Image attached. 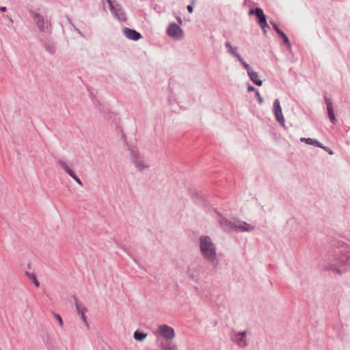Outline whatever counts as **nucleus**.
Here are the masks:
<instances>
[{
	"label": "nucleus",
	"mask_w": 350,
	"mask_h": 350,
	"mask_svg": "<svg viewBox=\"0 0 350 350\" xmlns=\"http://www.w3.org/2000/svg\"><path fill=\"white\" fill-rule=\"evenodd\" d=\"M200 252L203 258L211 263L214 267L219 264L217 258V247L210 237L202 235L199 239Z\"/></svg>",
	"instance_id": "1"
},
{
	"label": "nucleus",
	"mask_w": 350,
	"mask_h": 350,
	"mask_svg": "<svg viewBox=\"0 0 350 350\" xmlns=\"http://www.w3.org/2000/svg\"><path fill=\"white\" fill-rule=\"evenodd\" d=\"M332 245L334 250L333 260L340 265L350 266V243L336 240Z\"/></svg>",
	"instance_id": "2"
},
{
	"label": "nucleus",
	"mask_w": 350,
	"mask_h": 350,
	"mask_svg": "<svg viewBox=\"0 0 350 350\" xmlns=\"http://www.w3.org/2000/svg\"><path fill=\"white\" fill-rule=\"evenodd\" d=\"M249 14L250 15H256L258 18L259 25L262 28L264 33L267 34L266 27H268V24L267 23L266 17L263 13L262 10L258 8L256 9H251L249 12Z\"/></svg>",
	"instance_id": "3"
},
{
	"label": "nucleus",
	"mask_w": 350,
	"mask_h": 350,
	"mask_svg": "<svg viewBox=\"0 0 350 350\" xmlns=\"http://www.w3.org/2000/svg\"><path fill=\"white\" fill-rule=\"evenodd\" d=\"M246 335H247L246 331L239 332H232L230 335V338H231V340L234 342L237 343V345L239 347L243 348L247 345Z\"/></svg>",
	"instance_id": "4"
},
{
	"label": "nucleus",
	"mask_w": 350,
	"mask_h": 350,
	"mask_svg": "<svg viewBox=\"0 0 350 350\" xmlns=\"http://www.w3.org/2000/svg\"><path fill=\"white\" fill-rule=\"evenodd\" d=\"M167 35L174 40H180L184 36L183 29L175 23L170 24L167 29Z\"/></svg>",
	"instance_id": "5"
},
{
	"label": "nucleus",
	"mask_w": 350,
	"mask_h": 350,
	"mask_svg": "<svg viewBox=\"0 0 350 350\" xmlns=\"http://www.w3.org/2000/svg\"><path fill=\"white\" fill-rule=\"evenodd\" d=\"M130 153L132 161L139 171L142 172L146 168L148 167V165L144 163V157L139 152L131 150Z\"/></svg>",
	"instance_id": "6"
},
{
	"label": "nucleus",
	"mask_w": 350,
	"mask_h": 350,
	"mask_svg": "<svg viewBox=\"0 0 350 350\" xmlns=\"http://www.w3.org/2000/svg\"><path fill=\"white\" fill-rule=\"evenodd\" d=\"M106 1L109 5L111 12L119 19L120 21H125L126 17L124 12L118 5H113L111 0H102V3L105 5Z\"/></svg>",
	"instance_id": "7"
},
{
	"label": "nucleus",
	"mask_w": 350,
	"mask_h": 350,
	"mask_svg": "<svg viewBox=\"0 0 350 350\" xmlns=\"http://www.w3.org/2000/svg\"><path fill=\"white\" fill-rule=\"evenodd\" d=\"M158 333L167 340L172 339L175 336L174 329L165 324L159 326Z\"/></svg>",
	"instance_id": "8"
},
{
	"label": "nucleus",
	"mask_w": 350,
	"mask_h": 350,
	"mask_svg": "<svg viewBox=\"0 0 350 350\" xmlns=\"http://www.w3.org/2000/svg\"><path fill=\"white\" fill-rule=\"evenodd\" d=\"M217 215L219 216L218 222L224 231L230 232L234 230L235 223L228 220L218 213Z\"/></svg>",
	"instance_id": "9"
},
{
	"label": "nucleus",
	"mask_w": 350,
	"mask_h": 350,
	"mask_svg": "<svg viewBox=\"0 0 350 350\" xmlns=\"http://www.w3.org/2000/svg\"><path fill=\"white\" fill-rule=\"evenodd\" d=\"M31 16L40 31H44L48 29V23L44 21L42 16L38 13L33 12L31 14Z\"/></svg>",
	"instance_id": "10"
},
{
	"label": "nucleus",
	"mask_w": 350,
	"mask_h": 350,
	"mask_svg": "<svg viewBox=\"0 0 350 350\" xmlns=\"http://www.w3.org/2000/svg\"><path fill=\"white\" fill-rule=\"evenodd\" d=\"M255 229L254 226H252L250 224L246 223L243 221H238L237 224H235L234 230L240 232H251Z\"/></svg>",
	"instance_id": "11"
},
{
	"label": "nucleus",
	"mask_w": 350,
	"mask_h": 350,
	"mask_svg": "<svg viewBox=\"0 0 350 350\" xmlns=\"http://www.w3.org/2000/svg\"><path fill=\"white\" fill-rule=\"evenodd\" d=\"M124 33L127 38L134 41H136L141 38V35L139 33H138L135 30L127 27L124 28Z\"/></svg>",
	"instance_id": "12"
},
{
	"label": "nucleus",
	"mask_w": 350,
	"mask_h": 350,
	"mask_svg": "<svg viewBox=\"0 0 350 350\" xmlns=\"http://www.w3.org/2000/svg\"><path fill=\"white\" fill-rule=\"evenodd\" d=\"M74 299H75V306H76V309H77V312L78 314H79L81 316V319L83 321V322L87 326H88V323L87 321V319H86V317L85 315V312L86 309L84 307H81L79 305V304L76 297H74Z\"/></svg>",
	"instance_id": "13"
},
{
	"label": "nucleus",
	"mask_w": 350,
	"mask_h": 350,
	"mask_svg": "<svg viewBox=\"0 0 350 350\" xmlns=\"http://www.w3.org/2000/svg\"><path fill=\"white\" fill-rule=\"evenodd\" d=\"M275 115V118L278 122L283 127H285L284 117L282 113V111H273Z\"/></svg>",
	"instance_id": "14"
},
{
	"label": "nucleus",
	"mask_w": 350,
	"mask_h": 350,
	"mask_svg": "<svg viewBox=\"0 0 350 350\" xmlns=\"http://www.w3.org/2000/svg\"><path fill=\"white\" fill-rule=\"evenodd\" d=\"M300 141L301 142H305L306 144L308 145H312L316 147L321 146V143L319 142L318 140L312 139V138H306V137H301L300 139Z\"/></svg>",
	"instance_id": "15"
},
{
	"label": "nucleus",
	"mask_w": 350,
	"mask_h": 350,
	"mask_svg": "<svg viewBox=\"0 0 350 350\" xmlns=\"http://www.w3.org/2000/svg\"><path fill=\"white\" fill-rule=\"evenodd\" d=\"M148 334L143 331L136 330L133 334V338L135 340L142 342L146 339Z\"/></svg>",
	"instance_id": "16"
},
{
	"label": "nucleus",
	"mask_w": 350,
	"mask_h": 350,
	"mask_svg": "<svg viewBox=\"0 0 350 350\" xmlns=\"http://www.w3.org/2000/svg\"><path fill=\"white\" fill-rule=\"evenodd\" d=\"M250 79L257 85L260 86L262 84V81L259 79L258 75L256 72L252 71L248 74Z\"/></svg>",
	"instance_id": "17"
},
{
	"label": "nucleus",
	"mask_w": 350,
	"mask_h": 350,
	"mask_svg": "<svg viewBox=\"0 0 350 350\" xmlns=\"http://www.w3.org/2000/svg\"><path fill=\"white\" fill-rule=\"evenodd\" d=\"M57 163L70 176H72L74 172L71 170L66 162L59 159L57 161Z\"/></svg>",
	"instance_id": "18"
},
{
	"label": "nucleus",
	"mask_w": 350,
	"mask_h": 350,
	"mask_svg": "<svg viewBox=\"0 0 350 350\" xmlns=\"http://www.w3.org/2000/svg\"><path fill=\"white\" fill-rule=\"evenodd\" d=\"M161 347L163 350H177L176 346L171 342H162Z\"/></svg>",
	"instance_id": "19"
},
{
	"label": "nucleus",
	"mask_w": 350,
	"mask_h": 350,
	"mask_svg": "<svg viewBox=\"0 0 350 350\" xmlns=\"http://www.w3.org/2000/svg\"><path fill=\"white\" fill-rule=\"evenodd\" d=\"M25 275L27 276V278L29 280H31L32 281V282L34 284V285L36 287H39L40 286V282L37 280L36 276V275L34 273H29L28 271H25Z\"/></svg>",
	"instance_id": "20"
},
{
	"label": "nucleus",
	"mask_w": 350,
	"mask_h": 350,
	"mask_svg": "<svg viewBox=\"0 0 350 350\" xmlns=\"http://www.w3.org/2000/svg\"><path fill=\"white\" fill-rule=\"evenodd\" d=\"M327 116H328V118L330 120V122L335 124L336 123V116H335V113H334V111H327Z\"/></svg>",
	"instance_id": "21"
},
{
	"label": "nucleus",
	"mask_w": 350,
	"mask_h": 350,
	"mask_svg": "<svg viewBox=\"0 0 350 350\" xmlns=\"http://www.w3.org/2000/svg\"><path fill=\"white\" fill-rule=\"evenodd\" d=\"M237 48L232 47L231 49H228V51L233 55H234L239 62H243V59L241 57V56L236 53Z\"/></svg>",
	"instance_id": "22"
},
{
	"label": "nucleus",
	"mask_w": 350,
	"mask_h": 350,
	"mask_svg": "<svg viewBox=\"0 0 350 350\" xmlns=\"http://www.w3.org/2000/svg\"><path fill=\"white\" fill-rule=\"evenodd\" d=\"M279 35L283 39V41L286 44L290 45L288 38L283 31H279Z\"/></svg>",
	"instance_id": "23"
},
{
	"label": "nucleus",
	"mask_w": 350,
	"mask_h": 350,
	"mask_svg": "<svg viewBox=\"0 0 350 350\" xmlns=\"http://www.w3.org/2000/svg\"><path fill=\"white\" fill-rule=\"evenodd\" d=\"M325 269L327 270H333L334 271H335L336 273H338V274H340L341 273V271L340 269L337 268V267H335L334 265H329L328 266H327L325 267Z\"/></svg>",
	"instance_id": "24"
},
{
	"label": "nucleus",
	"mask_w": 350,
	"mask_h": 350,
	"mask_svg": "<svg viewBox=\"0 0 350 350\" xmlns=\"http://www.w3.org/2000/svg\"><path fill=\"white\" fill-rule=\"evenodd\" d=\"M53 314L54 317L58 321L59 325L62 327L64 325V323H63V320H62V318L61 317V316L59 314H57L55 312H53Z\"/></svg>",
	"instance_id": "25"
},
{
	"label": "nucleus",
	"mask_w": 350,
	"mask_h": 350,
	"mask_svg": "<svg viewBox=\"0 0 350 350\" xmlns=\"http://www.w3.org/2000/svg\"><path fill=\"white\" fill-rule=\"evenodd\" d=\"M70 177H72L78 185H79L80 186H83V183H82L81 180L75 173H73L72 176H70Z\"/></svg>",
	"instance_id": "26"
},
{
	"label": "nucleus",
	"mask_w": 350,
	"mask_h": 350,
	"mask_svg": "<svg viewBox=\"0 0 350 350\" xmlns=\"http://www.w3.org/2000/svg\"><path fill=\"white\" fill-rule=\"evenodd\" d=\"M241 62L243 64L245 68L247 70V74H249L250 72L252 71L251 67L250 66V65L247 63L245 62L243 60V62Z\"/></svg>",
	"instance_id": "27"
},
{
	"label": "nucleus",
	"mask_w": 350,
	"mask_h": 350,
	"mask_svg": "<svg viewBox=\"0 0 350 350\" xmlns=\"http://www.w3.org/2000/svg\"><path fill=\"white\" fill-rule=\"evenodd\" d=\"M319 148L325 150L330 155H332L334 154V152L332 150H330L328 147L324 146L322 144H321V146H319Z\"/></svg>",
	"instance_id": "28"
},
{
	"label": "nucleus",
	"mask_w": 350,
	"mask_h": 350,
	"mask_svg": "<svg viewBox=\"0 0 350 350\" xmlns=\"http://www.w3.org/2000/svg\"><path fill=\"white\" fill-rule=\"evenodd\" d=\"M113 115H116L113 112L109 111L105 116V118L110 120L112 118Z\"/></svg>",
	"instance_id": "29"
},
{
	"label": "nucleus",
	"mask_w": 350,
	"mask_h": 350,
	"mask_svg": "<svg viewBox=\"0 0 350 350\" xmlns=\"http://www.w3.org/2000/svg\"><path fill=\"white\" fill-rule=\"evenodd\" d=\"M273 109H281L280 102L278 100H275L273 103Z\"/></svg>",
	"instance_id": "30"
},
{
	"label": "nucleus",
	"mask_w": 350,
	"mask_h": 350,
	"mask_svg": "<svg viewBox=\"0 0 350 350\" xmlns=\"http://www.w3.org/2000/svg\"><path fill=\"white\" fill-rule=\"evenodd\" d=\"M273 27L274 28V29L275 30V31L279 34V31H282L280 29H278V26L273 23Z\"/></svg>",
	"instance_id": "31"
},
{
	"label": "nucleus",
	"mask_w": 350,
	"mask_h": 350,
	"mask_svg": "<svg viewBox=\"0 0 350 350\" xmlns=\"http://www.w3.org/2000/svg\"><path fill=\"white\" fill-rule=\"evenodd\" d=\"M187 10L189 11V12L191 13L193 12V6L189 5L187 6Z\"/></svg>",
	"instance_id": "32"
},
{
	"label": "nucleus",
	"mask_w": 350,
	"mask_h": 350,
	"mask_svg": "<svg viewBox=\"0 0 350 350\" xmlns=\"http://www.w3.org/2000/svg\"><path fill=\"white\" fill-rule=\"evenodd\" d=\"M196 197L197 199L198 200H203V198L201 195H200L199 193H196Z\"/></svg>",
	"instance_id": "33"
},
{
	"label": "nucleus",
	"mask_w": 350,
	"mask_h": 350,
	"mask_svg": "<svg viewBox=\"0 0 350 350\" xmlns=\"http://www.w3.org/2000/svg\"><path fill=\"white\" fill-rule=\"evenodd\" d=\"M226 47H228V49H231L232 46L229 42H226Z\"/></svg>",
	"instance_id": "34"
},
{
	"label": "nucleus",
	"mask_w": 350,
	"mask_h": 350,
	"mask_svg": "<svg viewBox=\"0 0 350 350\" xmlns=\"http://www.w3.org/2000/svg\"><path fill=\"white\" fill-rule=\"evenodd\" d=\"M0 11L1 12H5L6 11V8L5 7H1L0 8Z\"/></svg>",
	"instance_id": "35"
},
{
	"label": "nucleus",
	"mask_w": 350,
	"mask_h": 350,
	"mask_svg": "<svg viewBox=\"0 0 350 350\" xmlns=\"http://www.w3.org/2000/svg\"><path fill=\"white\" fill-rule=\"evenodd\" d=\"M254 88L252 86H249L248 87V91L249 92H252V91H254Z\"/></svg>",
	"instance_id": "36"
},
{
	"label": "nucleus",
	"mask_w": 350,
	"mask_h": 350,
	"mask_svg": "<svg viewBox=\"0 0 350 350\" xmlns=\"http://www.w3.org/2000/svg\"><path fill=\"white\" fill-rule=\"evenodd\" d=\"M327 110H329V109H332V106L330 105V104H327Z\"/></svg>",
	"instance_id": "37"
},
{
	"label": "nucleus",
	"mask_w": 350,
	"mask_h": 350,
	"mask_svg": "<svg viewBox=\"0 0 350 350\" xmlns=\"http://www.w3.org/2000/svg\"><path fill=\"white\" fill-rule=\"evenodd\" d=\"M125 137H126V136H125V135L123 133V134H122V137H123L124 139H125Z\"/></svg>",
	"instance_id": "38"
},
{
	"label": "nucleus",
	"mask_w": 350,
	"mask_h": 350,
	"mask_svg": "<svg viewBox=\"0 0 350 350\" xmlns=\"http://www.w3.org/2000/svg\"><path fill=\"white\" fill-rule=\"evenodd\" d=\"M259 102H262L261 98L259 97Z\"/></svg>",
	"instance_id": "39"
}]
</instances>
